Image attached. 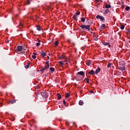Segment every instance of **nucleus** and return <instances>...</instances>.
Listing matches in <instances>:
<instances>
[{
  "instance_id": "nucleus-1",
  "label": "nucleus",
  "mask_w": 130,
  "mask_h": 130,
  "mask_svg": "<svg viewBox=\"0 0 130 130\" xmlns=\"http://www.w3.org/2000/svg\"><path fill=\"white\" fill-rule=\"evenodd\" d=\"M90 27H91V25H81L80 26V28H81V29H85L86 30H88V31H90Z\"/></svg>"
},
{
  "instance_id": "nucleus-2",
  "label": "nucleus",
  "mask_w": 130,
  "mask_h": 130,
  "mask_svg": "<svg viewBox=\"0 0 130 130\" xmlns=\"http://www.w3.org/2000/svg\"><path fill=\"white\" fill-rule=\"evenodd\" d=\"M41 95L45 99H47L48 98V93L46 91L42 92Z\"/></svg>"
},
{
  "instance_id": "nucleus-3",
  "label": "nucleus",
  "mask_w": 130,
  "mask_h": 130,
  "mask_svg": "<svg viewBox=\"0 0 130 130\" xmlns=\"http://www.w3.org/2000/svg\"><path fill=\"white\" fill-rule=\"evenodd\" d=\"M96 19H100L101 21H102L103 23H105V19H104V17L103 16L101 15H97L96 16Z\"/></svg>"
},
{
  "instance_id": "nucleus-4",
  "label": "nucleus",
  "mask_w": 130,
  "mask_h": 130,
  "mask_svg": "<svg viewBox=\"0 0 130 130\" xmlns=\"http://www.w3.org/2000/svg\"><path fill=\"white\" fill-rule=\"evenodd\" d=\"M47 69H48V68H47L46 66L42 67L41 68H40V70L39 71V72H41V74H42L44 73V71H45V70H47Z\"/></svg>"
},
{
  "instance_id": "nucleus-5",
  "label": "nucleus",
  "mask_w": 130,
  "mask_h": 130,
  "mask_svg": "<svg viewBox=\"0 0 130 130\" xmlns=\"http://www.w3.org/2000/svg\"><path fill=\"white\" fill-rule=\"evenodd\" d=\"M23 50V47L22 46H18L17 48V52H20V51H22Z\"/></svg>"
},
{
  "instance_id": "nucleus-6",
  "label": "nucleus",
  "mask_w": 130,
  "mask_h": 130,
  "mask_svg": "<svg viewBox=\"0 0 130 130\" xmlns=\"http://www.w3.org/2000/svg\"><path fill=\"white\" fill-rule=\"evenodd\" d=\"M123 66H120L119 67V70L122 71V72H123V71H125V66H123V63L122 64Z\"/></svg>"
},
{
  "instance_id": "nucleus-7",
  "label": "nucleus",
  "mask_w": 130,
  "mask_h": 130,
  "mask_svg": "<svg viewBox=\"0 0 130 130\" xmlns=\"http://www.w3.org/2000/svg\"><path fill=\"white\" fill-rule=\"evenodd\" d=\"M40 54L42 57L46 56V53H45L44 50L41 51Z\"/></svg>"
},
{
  "instance_id": "nucleus-8",
  "label": "nucleus",
  "mask_w": 130,
  "mask_h": 130,
  "mask_svg": "<svg viewBox=\"0 0 130 130\" xmlns=\"http://www.w3.org/2000/svg\"><path fill=\"white\" fill-rule=\"evenodd\" d=\"M77 74L78 75H80V76H83V77H85V73H84V72L83 71L79 72Z\"/></svg>"
},
{
  "instance_id": "nucleus-9",
  "label": "nucleus",
  "mask_w": 130,
  "mask_h": 130,
  "mask_svg": "<svg viewBox=\"0 0 130 130\" xmlns=\"http://www.w3.org/2000/svg\"><path fill=\"white\" fill-rule=\"evenodd\" d=\"M105 24H102V25L100 26V31H102V29H105Z\"/></svg>"
},
{
  "instance_id": "nucleus-10",
  "label": "nucleus",
  "mask_w": 130,
  "mask_h": 130,
  "mask_svg": "<svg viewBox=\"0 0 130 130\" xmlns=\"http://www.w3.org/2000/svg\"><path fill=\"white\" fill-rule=\"evenodd\" d=\"M30 61H28V62L27 63V64L25 66V69H29V67H30Z\"/></svg>"
},
{
  "instance_id": "nucleus-11",
  "label": "nucleus",
  "mask_w": 130,
  "mask_h": 130,
  "mask_svg": "<svg viewBox=\"0 0 130 130\" xmlns=\"http://www.w3.org/2000/svg\"><path fill=\"white\" fill-rule=\"evenodd\" d=\"M88 74L89 75H95V71H94V70H91L88 72Z\"/></svg>"
},
{
  "instance_id": "nucleus-12",
  "label": "nucleus",
  "mask_w": 130,
  "mask_h": 130,
  "mask_svg": "<svg viewBox=\"0 0 130 130\" xmlns=\"http://www.w3.org/2000/svg\"><path fill=\"white\" fill-rule=\"evenodd\" d=\"M14 103H16V100L15 99L9 101V104H14Z\"/></svg>"
},
{
  "instance_id": "nucleus-13",
  "label": "nucleus",
  "mask_w": 130,
  "mask_h": 130,
  "mask_svg": "<svg viewBox=\"0 0 130 130\" xmlns=\"http://www.w3.org/2000/svg\"><path fill=\"white\" fill-rule=\"evenodd\" d=\"M100 71H101L100 67H98V69L95 70V74H98V73H99V72H100Z\"/></svg>"
},
{
  "instance_id": "nucleus-14",
  "label": "nucleus",
  "mask_w": 130,
  "mask_h": 130,
  "mask_svg": "<svg viewBox=\"0 0 130 130\" xmlns=\"http://www.w3.org/2000/svg\"><path fill=\"white\" fill-rule=\"evenodd\" d=\"M86 63L87 64V66H90L91 64V63H92V62H91L90 60H87L86 61Z\"/></svg>"
},
{
  "instance_id": "nucleus-15",
  "label": "nucleus",
  "mask_w": 130,
  "mask_h": 130,
  "mask_svg": "<svg viewBox=\"0 0 130 130\" xmlns=\"http://www.w3.org/2000/svg\"><path fill=\"white\" fill-rule=\"evenodd\" d=\"M73 19H74V20H75L76 21L78 20V18H77V15L74 14L73 17Z\"/></svg>"
},
{
  "instance_id": "nucleus-16",
  "label": "nucleus",
  "mask_w": 130,
  "mask_h": 130,
  "mask_svg": "<svg viewBox=\"0 0 130 130\" xmlns=\"http://www.w3.org/2000/svg\"><path fill=\"white\" fill-rule=\"evenodd\" d=\"M86 21V19L84 17H82L81 18V21L82 22V23H85V21Z\"/></svg>"
},
{
  "instance_id": "nucleus-17",
  "label": "nucleus",
  "mask_w": 130,
  "mask_h": 130,
  "mask_svg": "<svg viewBox=\"0 0 130 130\" xmlns=\"http://www.w3.org/2000/svg\"><path fill=\"white\" fill-rule=\"evenodd\" d=\"M46 67L48 68V69H49V61H47L46 62Z\"/></svg>"
},
{
  "instance_id": "nucleus-18",
  "label": "nucleus",
  "mask_w": 130,
  "mask_h": 130,
  "mask_svg": "<svg viewBox=\"0 0 130 130\" xmlns=\"http://www.w3.org/2000/svg\"><path fill=\"white\" fill-rule=\"evenodd\" d=\"M79 105H84V102H83V101H82V100H80V101H79Z\"/></svg>"
},
{
  "instance_id": "nucleus-19",
  "label": "nucleus",
  "mask_w": 130,
  "mask_h": 130,
  "mask_svg": "<svg viewBox=\"0 0 130 130\" xmlns=\"http://www.w3.org/2000/svg\"><path fill=\"white\" fill-rule=\"evenodd\" d=\"M106 9H110L111 8V5H106L105 6Z\"/></svg>"
},
{
  "instance_id": "nucleus-20",
  "label": "nucleus",
  "mask_w": 130,
  "mask_h": 130,
  "mask_svg": "<svg viewBox=\"0 0 130 130\" xmlns=\"http://www.w3.org/2000/svg\"><path fill=\"white\" fill-rule=\"evenodd\" d=\"M37 30H38V31H40V30H41V27H40L39 25H37Z\"/></svg>"
},
{
  "instance_id": "nucleus-21",
  "label": "nucleus",
  "mask_w": 130,
  "mask_h": 130,
  "mask_svg": "<svg viewBox=\"0 0 130 130\" xmlns=\"http://www.w3.org/2000/svg\"><path fill=\"white\" fill-rule=\"evenodd\" d=\"M57 98H58L59 100L61 99V95H60V94H59V93H57Z\"/></svg>"
},
{
  "instance_id": "nucleus-22",
  "label": "nucleus",
  "mask_w": 130,
  "mask_h": 130,
  "mask_svg": "<svg viewBox=\"0 0 130 130\" xmlns=\"http://www.w3.org/2000/svg\"><path fill=\"white\" fill-rule=\"evenodd\" d=\"M66 56L64 55H62L59 57V59H62V58H65Z\"/></svg>"
},
{
  "instance_id": "nucleus-23",
  "label": "nucleus",
  "mask_w": 130,
  "mask_h": 130,
  "mask_svg": "<svg viewBox=\"0 0 130 130\" xmlns=\"http://www.w3.org/2000/svg\"><path fill=\"white\" fill-rule=\"evenodd\" d=\"M111 66H112V63H109L107 65L108 69H109V68L111 67Z\"/></svg>"
},
{
  "instance_id": "nucleus-24",
  "label": "nucleus",
  "mask_w": 130,
  "mask_h": 130,
  "mask_svg": "<svg viewBox=\"0 0 130 130\" xmlns=\"http://www.w3.org/2000/svg\"><path fill=\"white\" fill-rule=\"evenodd\" d=\"M70 96H71V94H70L69 93H67L66 94V98H69V97H70Z\"/></svg>"
},
{
  "instance_id": "nucleus-25",
  "label": "nucleus",
  "mask_w": 130,
  "mask_h": 130,
  "mask_svg": "<svg viewBox=\"0 0 130 130\" xmlns=\"http://www.w3.org/2000/svg\"><path fill=\"white\" fill-rule=\"evenodd\" d=\"M50 71H51V72L52 73H53V72H54V68H52V67L50 68Z\"/></svg>"
},
{
  "instance_id": "nucleus-26",
  "label": "nucleus",
  "mask_w": 130,
  "mask_h": 130,
  "mask_svg": "<svg viewBox=\"0 0 130 130\" xmlns=\"http://www.w3.org/2000/svg\"><path fill=\"white\" fill-rule=\"evenodd\" d=\"M109 13V9H107L105 10V12L104 13L105 14H108Z\"/></svg>"
},
{
  "instance_id": "nucleus-27",
  "label": "nucleus",
  "mask_w": 130,
  "mask_h": 130,
  "mask_svg": "<svg viewBox=\"0 0 130 130\" xmlns=\"http://www.w3.org/2000/svg\"><path fill=\"white\" fill-rule=\"evenodd\" d=\"M58 45V41H56L55 42V46L56 47Z\"/></svg>"
},
{
  "instance_id": "nucleus-28",
  "label": "nucleus",
  "mask_w": 130,
  "mask_h": 130,
  "mask_svg": "<svg viewBox=\"0 0 130 130\" xmlns=\"http://www.w3.org/2000/svg\"><path fill=\"white\" fill-rule=\"evenodd\" d=\"M93 39L94 40H95V41H97V40H98V38L96 36H94Z\"/></svg>"
},
{
  "instance_id": "nucleus-29",
  "label": "nucleus",
  "mask_w": 130,
  "mask_h": 130,
  "mask_svg": "<svg viewBox=\"0 0 130 130\" xmlns=\"http://www.w3.org/2000/svg\"><path fill=\"white\" fill-rule=\"evenodd\" d=\"M120 29H121V30H123V29H124V25H121Z\"/></svg>"
},
{
  "instance_id": "nucleus-30",
  "label": "nucleus",
  "mask_w": 130,
  "mask_h": 130,
  "mask_svg": "<svg viewBox=\"0 0 130 130\" xmlns=\"http://www.w3.org/2000/svg\"><path fill=\"white\" fill-rule=\"evenodd\" d=\"M103 44H104V45H109V43L103 42Z\"/></svg>"
},
{
  "instance_id": "nucleus-31",
  "label": "nucleus",
  "mask_w": 130,
  "mask_h": 130,
  "mask_svg": "<svg viewBox=\"0 0 130 130\" xmlns=\"http://www.w3.org/2000/svg\"><path fill=\"white\" fill-rule=\"evenodd\" d=\"M125 10H126V11H128L129 10H130V7H129V6L126 7Z\"/></svg>"
},
{
  "instance_id": "nucleus-32",
  "label": "nucleus",
  "mask_w": 130,
  "mask_h": 130,
  "mask_svg": "<svg viewBox=\"0 0 130 130\" xmlns=\"http://www.w3.org/2000/svg\"><path fill=\"white\" fill-rule=\"evenodd\" d=\"M42 93V92H38L36 95H37V97H38V96H39V95H41V93Z\"/></svg>"
},
{
  "instance_id": "nucleus-33",
  "label": "nucleus",
  "mask_w": 130,
  "mask_h": 130,
  "mask_svg": "<svg viewBox=\"0 0 130 130\" xmlns=\"http://www.w3.org/2000/svg\"><path fill=\"white\" fill-rule=\"evenodd\" d=\"M81 14V13L80 12H77L75 13V15H76V16H79V15H80Z\"/></svg>"
},
{
  "instance_id": "nucleus-34",
  "label": "nucleus",
  "mask_w": 130,
  "mask_h": 130,
  "mask_svg": "<svg viewBox=\"0 0 130 130\" xmlns=\"http://www.w3.org/2000/svg\"><path fill=\"white\" fill-rule=\"evenodd\" d=\"M85 79L86 80L87 84H89L90 80L88 78H86Z\"/></svg>"
},
{
  "instance_id": "nucleus-35",
  "label": "nucleus",
  "mask_w": 130,
  "mask_h": 130,
  "mask_svg": "<svg viewBox=\"0 0 130 130\" xmlns=\"http://www.w3.org/2000/svg\"><path fill=\"white\" fill-rule=\"evenodd\" d=\"M59 62V64H60L61 67H62V66H63V63H62V61H60Z\"/></svg>"
},
{
  "instance_id": "nucleus-36",
  "label": "nucleus",
  "mask_w": 130,
  "mask_h": 130,
  "mask_svg": "<svg viewBox=\"0 0 130 130\" xmlns=\"http://www.w3.org/2000/svg\"><path fill=\"white\" fill-rule=\"evenodd\" d=\"M32 57L34 58V59H35V58H36V56L35 55H32Z\"/></svg>"
},
{
  "instance_id": "nucleus-37",
  "label": "nucleus",
  "mask_w": 130,
  "mask_h": 130,
  "mask_svg": "<svg viewBox=\"0 0 130 130\" xmlns=\"http://www.w3.org/2000/svg\"><path fill=\"white\" fill-rule=\"evenodd\" d=\"M5 42H6V43H10V41L8 40H6L5 41Z\"/></svg>"
},
{
  "instance_id": "nucleus-38",
  "label": "nucleus",
  "mask_w": 130,
  "mask_h": 130,
  "mask_svg": "<svg viewBox=\"0 0 130 130\" xmlns=\"http://www.w3.org/2000/svg\"><path fill=\"white\" fill-rule=\"evenodd\" d=\"M36 45L37 46H39L40 45V43H37Z\"/></svg>"
},
{
  "instance_id": "nucleus-39",
  "label": "nucleus",
  "mask_w": 130,
  "mask_h": 130,
  "mask_svg": "<svg viewBox=\"0 0 130 130\" xmlns=\"http://www.w3.org/2000/svg\"><path fill=\"white\" fill-rule=\"evenodd\" d=\"M101 1L100 0H96V3H101Z\"/></svg>"
},
{
  "instance_id": "nucleus-40",
  "label": "nucleus",
  "mask_w": 130,
  "mask_h": 130,
  "mask_svg": "<svg viewBox=\"0 0 130 130\" xmlns=\"http://www.w3.org/2000/svg\"><path fill=\"white\" fill-rule=\"evenodd\" d=\"M63 103L64 105H65V106H66V101L65 100L63 101Z\"/></svg>"
},
{
  "instance_id": "nucleus-41",
  "label": "nucleus",
  "mask_w": 130,
  "mask_h": 130,
  "mask_svg": "<svg viewBox=\"0 0 130 130\" xmlns=\"http://www.w3.org/2000/svg\"><path fill=\"white\" fill-rule=\"evenodd\" d=\"M34 55H37V54L36 53H33Z\"/></svg>"
},
{
  "instance_id": "nucleus-42",
  "label": "nucleus",
  "mask_w": 130,
  "mask_h": 130,
  "mask_svg": "<svg viewBox=\"0 0 130 130\" xmlns=\"http://www.w3.org/2000/svg\"><path fill=\"white\" fill-rule=\"evenodd\" d=\"M127 32H128V33H130V30H129V29H127Z\"/></svg>"
},
{
  "instance_id": "nucleus-43",
  "label": "nucleus",
  "mask_w": 130,
  "mask_h": 130,
  "mask_svg": "<svg viewBox=\"0 0 130 130\" xmlns=\"http://www.w3.org/2000/svg\"><path fill=\"white\" fill-rule=\"evenodd\" d=\"M108 46H109V48L111 47V45H110V44L108 45Z\"/></svg>"
},
{
  "instance_id": "nucleus-44",
  "label": "nucleus",
  "mask_w": 130,
  "mask_h": 130,
  "mask_svg": "<svg viewBox=\"0 0 130 130\" xmlns=\"http://www.w3.org/2000/svg\"><path fill=\"white\" fill-rule=\"evenodd\" d=\"M47 57H48L47 60H49V56H47Z\"/></svg>"
},
{
  "instance_id": "nucleus-45",
  "label": "nucleus",
  "mask_w": 130,
  "mask_h": 130,
  "mask_svg": "<svg viewBox=\"0 0 130 130\" xmlns=\"http://www.w3.org/2000/svg\"><path fill=\"white\" fill-rule=\"evenodd\" d=\"M90 93H93L94 94V91H90Z\"/></svg>"
},
{
  "instance_id": "nucleus-46",
  "label": "nucleus",
  "mask_w": 130,
  "mask_h": 130,
  "mask_svg": "<svg viewBox=\"0 0 130 130\" xmlns=\"http://www.w3.org/2000/svg\"><path fill=\"white\" fill-rule=\"evenodd\" d=\"M40 42H41V41L40 40H38V43H40Z\"/></svg>"
},
{
  "instance_id": "nucleus-47",
  "label": "nucleus",
  "mask_w": 130,
  "mask_h": 130,
  "mask_svg": "<svg viewBox=\"0 0 130 130\" xmlns=\"http://www.w3.org/2000/svg\"><path fill=\"white\" fill-rule=\"evenodd\" d=\"M37 89H40V87L37 86Z\"/></svg>"
},
{
  "instance_id": "nucleus-48",
  "label": "nucleus",
  "mask_w": 130,
  "mask_h": 130,
  "mask_svg": "<svg viewBox=\"0 0 130 130\" xmlns=\"http://www.w3.org/2000/svg\"><path fill=\"white\" fill-rule=\"evenodd\" d=\"M19 26H21L22 27L23 25L22 24H20Z\"/></svg>"
},
{
  "instance_id": "nucleus-49",
  "label": "nucleus",
  "mask_w": 130,
  "mask_h": 130,
  "mask_svg": "<svg viewBox=\"0 0 130 130\" xmlns=\"http://www.w3.org/2000/svg\"><path fill=\"white\" fill-rule=\"evenodd\" d=\"M28 4H30V1H28Z\"/></svg>"
},
{
  "instance_id": "nucleus-50",
  "label": "nucleus",
  "mask_w": 130,
  "mask_h": 130,
  "mask_svg": "<svg viewBox=\"0 0 130 130\" xmlns=\"http://www.w3.org/2000/svg\"><path fill=\"white\" fill-rule=\"evenodd\" d=\"M82 80H83V79H80V80H78V81H82Z\"/></svg>"
},
{
  "instance_id": "nucleus-51",
  "label": "nucleus",
  "mask_w": 130,
  "mask_h": 130,
  "mask_svg": "<svg viewBox=\"0 0 130 130\" xmlns=\"http://www.w3.org/2000/svg\"><path fill=\"white\" fill-rule=\"evenodd\" d=\"M30 126H32V125H30Z\"/></svg>"
},
{
  "instance_id": "nucleus-52",
  "label": "nucleus",
  "mask_w": 130,
  "mask_h": 130,
  "mask_svg": "<svg viewBox=\"0 0 130 130\" xmlns=\"http://www.w3.org/2000/svg\"><path fill=\"white\" fill-rule=\"evenodd\" d=\"M30 130H32V129H30Z\"/></svg>"
}]
</instances>
